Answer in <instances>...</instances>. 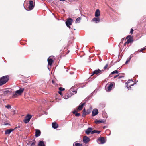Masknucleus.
Wrapping results in <instances>:
<instances>
[{
	"label": "nucleus",
	"mask_w": 146,
	"mask_h": 146,
	"mask_svg": "<svg viewBox=\"0 0 146 146\" xmlns=\"http://www.w3.org/2000/svg\"><path fill=\"white\" fill-rule=\"evenodd\" d=\"M9 77L8 75L5 76L0 78V86L5 84L8 81Z\"/></svg>",
	"instance_id": "1"
},
{
	"label": "nucleus",
	"mask_w": 146,
	"mask_h": 146,
	"mask_svg": "<svg viewBox=\"0 0 146 146\" xmlns=\"http://www.w3.org/2000/svg\"><path fill=\"white\" fill-rule=\"evenodd\" d=\"M12 93L14 94V92H12V90L11 88H7L4 90L2 95L3 96H8Z\"/></svg>",
	"instance_id": "2"
},
{
	"label": "nucleus",
	"mask_w": 146,
	"mask_h": 146,
	"mask_svg": "<svg viewBox=\"0 0 146 146\" xmlns=\"http://www.w3.org/2000/svg\"><path fill=\"white\" fill-rule=\"evenodd\" d=\"M24 89L21 88L19 90H17L15 92V94H13L12 97L13 98H15L17 97V95H20L24 91Z\"/></svg>",
	"instance_id": "3"
},
{
	"label": "nucleus",
	"mask_w": 146,
	"mask_h": 146,
	"mask_svg": "<svg viewBox=\"0 0 146 146\" xmlns=\"http://www.w3.org/2000/svg\"><path fill=\"white\" fill-rule=\"evenodd\" d=\"M32 116L30 114H27L25 117V118L23 120L25 123L26 124L29 123Z\"/></svg>",
	"instance_id": "4"
},
{
	"label": "nucleus",
	"mask_w": 146,
	"mask_h": 146,
	"mask_svg": "<svg viewBox=\"0 0 146 146\" xmlns=\"http://www.w3.org/2000/svg\"><path fill=\"white\" fill-rule=\"evenodd\" d=\"M35 5L34 4V3L33 1L31 0H30L29 1V5L28 6V8L29 10H32L33 9Z\"/></svg>",
	"instance_id": "5"
},
{
	"label": "nucleus",
	"mask_w": 146,
	"mask_h": 146,
	"mask_svg": "<svg viewBox=\"0 0 146 146\" xmlns=\"http://www.w3.org/2000/svg\"><path fill=\"white\" fill-rule=\"evenodd\" d=\"M126 39L127 41L125 42V44H129L133 42V38L131 35H128L126 38Z\"/></svg>",
	"instance_id": "6"
},
{
	"label": "nucleus",
	"mask_w": 146,
	"mask_h": 146,
	"mask_svg": "<svg viewBox=\"0 0 146 146\" xmlns=\"http://www.w3.org/2000/svg\"><path fill=\"white\" fill-rule=\"evenodd\" d=\"M115 85V83L113 82H110L108 87V91H110L112 89V87Z\"/></svg>",
	"instance_id": "7"
},
{
	"label": "nucleus",
	"mask_w": 146,
	"mask_h": 146,
	"mask_svg": "<svg viewBox=\"0 0 146 146\" xmlns=\"http://www.w3.org/2000/svg\"><path fill=\"white\" fill-rule=\"evenodd\" d=\"M106 122V120H105L104 119H101L99 120H98L97 119H96L95 121V123L96 124H99L100 123H105Z\"/></svg>",
	"instance_id": "8"
},
{
	"label": "nucleus",
	"mask_w": 146,
	"mask_h": 146,
	"mask_svg": "<svg viewBox=\"0 0 146 146\" xmlns=\"http://www.w3.org/2000/svg\"><path fill=\"white\" fill-rule=\"evenodd\" d=\"M17 127H16L15 128H14L13 129L11 128L9 129H7L5 131V134L6 135L9 134L13 131H14Z\"/></svg>",
	"instance_id": "9"
},
{
	"label": "nucleus",
	"mask_w": 146,
	"mask_h": 146,
	"mask_svg": "<svg viewBox=\"0 0 146 146\" xmlns=\"http://www.w3.org/2000/svg\"><path fill=\"white\" fill-rule=\"evenodd\" d=\"M73 21V19L71 18H68V20L66 21L65 23L66 25H71L72 24Z\"/></svg>",
	"instance_id": "10"
},
{
	"label": "nucleus",
	"mask_w": 146,
	"mask_h": 146,
	"mask_svg": "<svg viewBox=\"0 0 146 146\" xmlns=\"http://www.w3.org/2000/svg\"><path fill=\"white\" fill-rule=\"evenodd\" d=\"M90 139L89 137L86 136H85L83 138V142L85 143H86L89 141Z\"/></svg>",
	"instance_id": "11"
},
{
	"label": "nucleus",
	"mask_w": 146,
	"mask_h": 146,
	"mask_svg": "<svg viewBox=\"0 0 146 146\" xmlns=\"http://www.w3.org/2000/svg\"><path fill=\"white\" fill-rule=\"evenodd\" d=\"M35 134V136L37 137L40 136L41 134V132L39 130L36 129Z\"/></svg>",
	"instance_id": "12"
},
{
	"label": "nucleus",
	"mask_w": 146,
	"mask_h": 146,
	"mask_svg": "<svg viewBox=\"0 0 146 146\" xmlns=\"http://www.w3.org/2000/svg\"><path fill=\"white\" fill-rule=\"evenodd\" d=\"M98 113V111L97 109L96 108L94 109L92 111V116H94L97 115Z\"/></svg>",
	"instance_id": "13"
},
{
	"label": "nucleus",
	"mask_w": 146,
	"mask_h": 146,
	"mask_svg": "<svg viewBox=\"0 0 146 146\" xmlns=\"http://www.w3.org/2000/svg\"><path fill=\"white\" fill-rule=\"evenodd\" d=\"M100 19L98 17H94L91 20L92 22H94L95 23H97L100 22Z\"/></svg>",
	"instance_id": "14"
},
{
	"label": "nucleus",
	"mask_w": 146,
	"mask_h": 146,
	"mask_svg": "<svg viewBox=\"0 0 146 146\" xmlns=\"http://www.w3.org/2000/svg\"><path fill=\"white\" fill-rule=\"evenodd\" d=\"M98 140L101 142L100 144H103L105 142L104 138L103 137H100L98 139Z\"/></svg>",
	"instance_id": "15"
},
{
	"label": "nucleus",
	"mask_w": 146,
	"mask_h": 146,
	"mask_svg": "<svg viewBox=\"0 0 146 146\" xmlns=\"http://www.w3.org/2000/svg\"><path fill=\"white\" fill-rule=\"evenodd\" d=\"M85 104V103H80V104L78 106L77 108V110H80L82 109L83 106Z\"/></svg>",
	"instance_id": "16"
},
{
	"label": "nucleus",
	"mask_w": 146,
	"mask_h": 146,
	"mask_svg": "<svg viewBox=\"0 0 146 146\" xmlns=\"http://www.w3.org/2000/svg\"><path fill=\"white\" fill-rule=\"evenodd\" d=\"M100 72L101 70H100L99 69H98L95 70L93 72L91 76H93L95 74H98L100 73Z\"/></svg>",
	"instance_id": "17"
},
{
	"label": "nucleus",
	"mask_w": 146,
	"mask_h": 146,
	"mask_svg": "<svg viewBox=\"0 0 146 146\" xmlns=\"http://www.w3.org/2000/svg\"><path fill=\"white\" fill-rule=\"evenodd\" d=\"M92 129L91 127H88L85 131L86 133L87 134H89L90 133H91L92 131Z\"/></svg>",
	"instance_id": "18"
},
{
	"label": "nucleus",
	"mask_w": 146,
	"mask_h": 146,
	"mask_svg": "<svg viewBox=\"0 0 146 146\" xmlns=\"http://www.w3.org/2000/svg\"><path fill=\"white\" fill-rule=\"evenodd\" d=\"M100 15V12L99 10L98 9L96 10L95 13V16L96 17L99 16Z\"/></svg>",
	"instance_id": "19"
},
{
	"label": "nucleus",
	"mask_w": 146,
	"mask_h": 146,
	"mask_svg": "<svg viewBox=\"0 0 146 146\" xmlns=\"http://www.w3.org/2000/svg\"><path fill=\"white\" fill-rule=\"evenodd\" d=\"M48 65L50 66H51L53 62V60L51 58H48L47 60Z\"/></svg>",
	"instance_id": "20"
},
{
	"label": "nucleus",
	"mask_w": 146,
	"mask_h": 146,
	"mask_svg": "<svg viewBox=\"0 0 146 146\" xmlns=\"http://www.w3.org/2000/svg\"><path fill=\"white\" fill-rule=\"evenodd\" d=\"M52 126L54 129H56L58 127V125L56 122H53L52 123Z\"/></svg>",
	"instance_id": "21"
},
{
	"label": "nucleus",
	"mask_w": 146,
	"mask_h": 146,
	"mask_svg": "<svg viewBox=\"0 0 146 146\" xmlns=\"http://www.w3.org/2000/svg\"><path fill=\"white\" fill-rule=\"evenodd\" d=\"M38 145V146H46V145L43 141H39Z\"/></svg>",
	"instance_id": "22"
},
{
	"label": "nucleus",
	"mask_w": 146,
	"mask_h": 146,
	"mask_svg": "<svg viewBox=\"0 0 146 146\" xmlns=\"http://www.w3.org/2000/svg\"><path fill=\"white\" fill-rule=\"evenodd\" d=\"M70 95H69V94H68L64 96L63 98L65 99H68L70 97H71L72 95V94H70Z\"/></svg>",
	"instance_id": "23"
},
{
	"label": "nucleus",
	"mask_w": 146,
	"mask_h": 146,
	"mask_svg": "<svg viewBox=\"0 0 146 146\" xmlns=\"http://www.w3.org/2000/svg\"><path fill=\"white\" fill-rule=\"evenodd\" d=\"M1 121L2 122L3 125H11L9 123H5L3 119H1Z\"/></svg>",
	"instance_id": "24"
},
{
	"label": "nucleus",
	"mask_w": 146,
	"mask_h": 146,
	"mask_svg": "<svg viewBox=\"0 0 146 146\" xmlns=\"http://www.w3.org/2000/svg\"><path fill=\"white\" fill-rule=\"evenodd\" d=\"M81 19V18L80 17H78L76 19L75 22L76 23H80V21Z\"/></svg>",
	"instance_id": "25"
},
{
	"label": "nucleus",
	"mask_w": 146,
	"mask_h": 146,
	"mask_svg": "<svg viewBox=\"0 0 146 146\" xmlns=\"http://www.w3.org/2000/svg\"><path fill=\"white\" fill-rule=\"evenodd\" d=\"M118 72L117 70H115L113 72H112L111 74H110V75L111 74H115V73L116 74H118Z\"/></svg>",
	"instance_id": "26"
},
{
	"label": "nucleus",
	"mask_w": 146,
	"mask_h": 146,
	"mask_svg": "<svg viewBox=\"0 0 146 146\" xmlns=\"http://www.w3.org/2000/svg\"><path fill=\"white\" fill-rule=\"evenodd\" d=\"M36 141L35 139H34L32 141V143L31 145V146H34L35 145Z\"/></svg>",
	"instance_id": "27"
},
{
	"label": "nucleus",
	"mask_w": 146,
	"mask_h": 146,
	"mask_svg": "<svg viewBox=\"0 0 146 146\" xmlns=\"http://www.w3.org/2000/svg\"><path fill=\"white\" fill-rule=\"evenodd\" d=\"M131 56H130L129 57V59H127V60L125 62V64H128V63L130 61V60H131Z\"/></svg>",
	"instance_id": "28"
},
{
	"label": "nucleus",
	"mask_w": 146,
	"mask_h": 146,
	"mask_svg": "<svg viewBox=\"0 0 146 146\" xmlns=\"http://www.w3.org/2000/svg\"><path fill=\"white\" fill-rule=\"evenodd\" d=\"M129 83V82H127L125 83V84L126 85V87L128 89H129L130 88V86H128V84Z\"/></svg>",
	"instance_id": "29"
},
{
	"label": "nucleus",
	"mask_w": 146,
	"mask_h": 146,
	"mask_svg": "<svg viewBox=\"0 0 146 146\" xmlns=\"http://www.w3.org/2000/svg\"><path fill=\"white\" fill-rule=\"evenodd\" d=\"M125 40V39L124 38H123V39H121V41L119 43V45H118V46H119V47L120 48V45L122 44L123 42H122V41L124 40Z\"/></svg>",
	"instance_id": "30"
},
{
	"label": "nucleus",
	"mask_w": 146,
	"mask_h": 146,
	"mask_svg": "<svg viewBox=\"0 0 146 146\" xmlns=\"http://www.w3.org/2000/svg\"><path fill=\"white\" fill-rule=\"evenodd\" d=\"M74 144H73V146H74ZM75 146H82V144L80 143H76L75 144Z\"/></svg>",
	"instance_id": "31"
},
{
	"label": "nucleus",
	"mask_w": 146,
	"mask_h": 146,
	"mask_svg": "<svg viewBox=\"0 0 146 146\" xmlns=\"http://www.w3.org/2000/svg\"><path fill=\"white\" fill-rule=\"evenodd\" d=\"M59 90L60 91H64L65 90V89L62 87H60L59 88Z\"/></svg>",
	"instance_id": "32"
},
{
	"label": "nucleus",
	"mask_w": 146,
	"mask_h": 146,
	"mask_svg": "<svg viewBox=\"0 0 146 146\" xmlns=\"http://www.w3.org/2000/svg\"><path fill=\"white\" fill-rule=\"evenodd\" d=\"M97 92V90L96 89L95 90L92 92V93H91V95H92V94H95L96 92Z\"/></svg>",
	"instance_id": "33"
},
{
	"label": "nucleus",
	"mask_w": 146,
	"mask_h": 146,
	"mask_svg": "<svg viewBox=\"0 0 146 146\" xmlns=\"http://www.w3.org/2000/svg\"><path fill=\"white\" fill-rule=\"evenodd\" d=\"M5 107L8 109H10L11 108V106L9 105L6 106Z\"/></svg>",
	"instance_id": "34"
},
{
	"label": "nucleus",
	"mask_w": 146,
	"mask_h": 146,
	"mask_svg": "<svg viewBox=\"0 0 146 146\" xmlns=\"http://www.w3.org/2000/svg\"><path fill=\"white\" fill-rule=\"evenodd\" d=\"M91 110H90L89 109H88L87 110V112H86L88 114H89L91 112Z\"/></svg>",
	"instance_id": "35"
},
{
	"label": "nucleus",
	"mask_w": 146,
	"mask_h": 146,
	"mask_svg": "<svg viewBox=\"0 0 146 146\" xmlns=\"http://www.w3.org/2000/svg\"><path fill=\"white\" fill-rule=\"evenodd\" d=\"M88 114L86 112H83L82 116V117L85 116L86 115Z\"/></svg>",
	"instance_id": "36"
},
{
	"label": "nucleus",
	"mask_w": 146,
	"mask_h": 146,
	"mask_svg": "<svg viewBox=\"0 0 146 146\" xmlns=\"http://www.w3.org/2000/svg\"><path fill=\"white\" fill-rule=\"evenodd\" d=\"M146 49V48H142L140 50H139L138 51H139V52H143V51L144 50H145Z\"/></svg>",
	"instance_id": "37"
},
{
	"label": "nucleus",
	"mask_w": 146,
	"mask_h": 146,
	"mask_svg": "<svg viewBox=\"0 0 146 146\" xmlns=\"http://www.w3.org/2000/svg\"><path fill=\"white\" fill-rule=\"evenodd\" d=\"M75 115L76 116H79L80 115V114L79 113H76V114Z\"/></svg>",
	"instance_id": "38"
},
{
	"label": "nucleus",
	"mask_w": 146,
	"mask_h": 146,
	"mask_svg": "<svg viewBox=\"0 0 146 146\" xmlns=\"http://www.w3.org/2000/svg\"><path fill=\"white\" fill-rule=\"evenodd\" d=\"M134 31L133 29L132 28H131V29L130 31V33H131V34H132L133 33V32Z\"/></svg>",
	"instance_id": "39"
},
{
	"label": "nucleus",
	"mask_w": 146,
	"mask_h": 146,
	"mask_svg": "<svg viewBox=\"0 0 146 146\" xmlns=\"http://www.w3.org/2000/svg\"><path fill=\"white\" fill-rule=\"evenodd\" d=\"M108 64H106L105 66H104V67L103 68L104 69H106L108 66Z\"/></svg>",
	"instance_id": "40"
},
{
	"label": "nucleus",
	"mask_w": 146,
	"mask_h": 146,
	"mask_svg": "<svg viewBox=\"0 0 146 146\" xmlns=\"http://www.w3.org/2000/svg\"><path fill=\"white\" fill-rule=\"evenodd\" d=\"M96 130H94L93 131H91V134H93L94 133H96Z\"/></svg>",
	"instance_id": "41"
},
{
	"label": "nucleus",
	"mask_w": 146,
	"mask_h": 146,
	"mask_svg": "<svg viewBox=\"0 0 146 146\" xmlns=\"http://www.w3.org/2000/svg\"><path fill=\"white\" fill-rule=\"evenodd\" d=\"M101 131H99L98 130H96V133H97V134H99L100 133Z\"/></svg>",
	"instance_id": "42"
},
{
	"label": "nucleus",
	"mask_w": 146,
	"mask_h": 146,
	"mask_svg": "<svg viewBox=\"0 0 146 146\" xmlns=\"http://www.w3.org/2000/svg\"><path fill=\"white\" fill-rule=\"evenodd\" d=\"M58 93L60 95H62L63 94L62 92V91H59L58 92Z\"/></svg>",
	"instance_id": "43"
},
{
	"label": "nucleus",
	"mask_w": 146,
	"mask_h": 146,
	"mask_svg": "<svg viewBox=\"0 0 146 146\" xmlns=\"http://www.w3.org/2000/svg\"><path fill=\"white\" fill-rule=\"evenodd\" d=\"M77 113V111L75 110H74V111H73V113L74 114H76V113Z\"/></svg>",
	"instance_id": "44"
},
{
	"label": "nucleus",
	"mask_w": 146,
	"mask_h": 146,
	"mask_svg": "<svg viewBox=\"0 0 146 146\" xmlns=\"http://www.w3.org/2000/svg\"><path fill=\"white\" fill-rule=\"evenodd\" d=\"M127 82H129V83H130L131 82H133L132 79H131V80L129 79L128 81H127Z\"/></svg>",
	"instance_id": "45"
},
{
	"label": "nucleus",
	"mask_w": 146,
	"mask_h": 146,
	"mask_svg": "<svg viewBox=\"0 0 146 146\" xmlns=\"http://www.w3.org/2000/svg\"><path fill=\"white\" fill-rule=\"evenodd\" d=\"M124 48V46H123L122 47V46H121V48H120V49L119 50V51H122V49H123Z\"/></svg>",
	"instance_id": "46"
},
{
	"label": "nucleus",
	"mask_w": 146,
	"mask_h": 146,
	"mask_svg": "<svg viewBox=\"0 0 146 146\" xmlns=\"http://www.w3.org/2000/svg\"><path fill=\"white\" fill-rule=\"evenodd\" d=\"M123 77H124V76H119L118 78L119 79H120V78H123Z\"/></svg>",
	"instance_id": "47"
},
{
	"label": "nucleus",
	"mask_w": 146,
	"mask_h": 146,
	"mask_svg": "<svg viewBox=\"0 0 146 146\" xmlns=\"http://www.w3.org/2000/svg\"><path fill=\"white\" fill-rule=\"evenodd\" d=\"M72 92H74L75 93H76L77 92V90H76L72 91Z\"/></svg>",
	"instance_id": "48"
},
{
	"label": "nucleus",
	"mask_w": 146,
	"mask_h": 146,
	"mask_svg": "<svg viewBox=\"0 0 146 146\" xmlns=\"http://www.w3.org/2000/svg\"><path fill=\"white\" fill-rule=\"evenodd\" d=\"M135 84V83H134L133 84H130V88H131V86H133Z\"/></svg>",
	"instance_id": "49"
},
{
	"label": "nucleus",
	"mask_w": 146,
	"mask_h": 146,
	"mask_svg": "<svg viewBox=\"0 0 146 146\" xmlns=\"http://www.w3.org/2000/svg\"><path fill=\"white\" fill-rule=\"evenodd\" d=\"M119 76V74L116 75V76H115L114 77V78H117V77Z\"/></svg>",
	"instance_id": "50"
},
{
	"label": "nucleus",
	"mask_w": 146,
	"mask_h": 146,
	"mask_svg": "<svg viewBox=\"0 0 146 146\" xmlns=\"http://www.w3.org/2000/svg\"><path fill=\"white\" fill-rule=\"evenodd\" d=\"M83 112H86V110H85V108L83 110Z\"/></svg>",
	"instance_id": "51"
},
{
	"label": "nucleus",
	"mask_w": 146,
	"mask_h": 146,
	"mask_svg": "<svg viewBox=\"0 0 146 146\" xmlns=\"http://www.w3.org/2000/svg\"><path fill=\"white\" fill-rule=\"evenodd\" d=\"M70 25H66V26L68 27L69 28H70Z\"/></svg>",
	"instance_id": "52"
},
{
	"label": "nucleus",
	"mask_w": 146,
	"mask_h": 146,
	"mask_svg": "<svg viewBox=\"0 0 146 146\" xmlns=\"http://www.w3.org/2000/svg\"><path fill=\"white\" fill-rule=\"evenodd\" d=\"M70 74H74V72H70Z\"/></svg>",
	"instance_id": "53"
},
{
	"label": "nucleus",
	"mask_w": 146,
	"mask_h": 146,
	"mask_svg": "<svg viewBox=\"0 0 146 146\" xmlns=\"http://www.w3.org/2000/svg\"><path fill=\"white\" fill-rule=\"evenodd\" d=\"M52 83H53V84H54V80H52Z\"/></svg>",
	"instance_id": "54"
},
{
	"label": "nucleus",
	"mask_w": 146,
	"mask_h": 146,
	"mask_svg": "<svg viewBox=\"0 0 146 146\" xmlns=\"http://www.w3.org/2000/svg\"><path fill=\"white\" fill-rule=\"evenodd\" d=\"M119 60L118 61H117H117H116L115 62H114V63H117V62H119Z\"/></svg>",
	"instance_id": "55"
},
{
	"label": "nucleus",
	"mask_w": 146,
	"mask_h": 146,
	"mask_svg": "<svg viewBox=\"0 0 146 146\" xmlns=\"http://www.w3.org/2000/svg\"><path fill=\"white\" fill-rule=\"evenodd\" d=\"M44 114L45 115H47V114H48V113L47 112H45Z\"/></svg>",
	"instance_id": "56"
},
{
	"label": "nucleus",
	"mask_w": 146,
	"mask_h": 146,
	"mask_svg": "<svg viewBox=\"0 0 146 146\" xmlns=\"http://www.w3.org/2000/svg\"><path fill=\"white\" fill-rule=\"evenodd\" d=\"M104 71V70H101V72H103Z\"/></svg>",
	"instance_id": "57"
},
{
	"label": "nucleus",
	"mask_w": 146,
	"mask_h": 146,
	"mask_svg": "<svg viewBox=\"0 0 146 146\" xmlns=\"http://www.w3.org/2000/svg\"><path fill=\"white\" fill-rule=\"evenodd\" d=\"M90 110H92V107H90Z\"/></svg>",
	"instance_id": "58"
},
{
	"label": "nucleus",
	"mask_w": 146,
	"mask_h": 146,
	"mask_svg": "<svg viewBox=\"0 0 146 146\" xmlns=\"http://www.w3.org/2000/svg\"><path fill=\"white\" fill-rule=\"evenodd\" d=\"M126 44H125V43L124 44V46H125V45H126Z\"/></svg>",
	"instance_id": "59"
},
{
	"label": "nucleus",
	"mask_w": 146,
	"mask_h": 146,
	"mask_svg": "<svg viewBox=\"0 0 146 146\" xmlns=\"http://www.w3.org/2000/svg\"><path fill=\"white\" fill-rule=\"evenodd\" d=\"M105 127H106L105 126H104V127H103V129H105Z\"/></svg>",
	"instance_id": "60"
},
{
	"label": "nucleus",
	"mask_w": 146,
	"mask_h": 146,
	"mask_svg": "<svg viewBox=\"0 0 146 146\" xmlns=\"http://www.w3.org/2000/svg\"><path fill=\"white\" fill-rule=\"evenodd\" d=\"M18 127L16 129H17V128H19V127H19H19Z\"/></svg>",
	"instance_id": "61"
},
{
	"label": "nucleus",
	"mask_w": 146,
	"mask_h": 146,
	"mask_svg": "<svg viewBox=\"0 0 146 146\" xmlns=\"http://www.w3.org/2000/svg\"><path fill=\"white\" fill-rule=\"evenodd\" d=\"M69 51H68V52H67V53H69Z\"/></svg>",
	"instance_id": "62"
},
{
	"label": "nucleus",
	"mask_w": 146,
	"mask_h": 146,
	"mask_svg": "<svg viewBox=\"0 0 146 146\" xmlns=\"http://www.w3.org/2000/svg\"><path fill=\"white\" fill-rule=\"evenodd\" d=\"M48 69L49 70V68L48 66Z\"/></svg>",
	"instance_id": "63"
},
{
	"label": "nucleus",
	"mask_w": 146,
	"mask_h": 146,
	"mask_svg": "<svg viewBox=\"0 0 146 146\" xmlns=\"http://www.w3.org/2000/svg\"><path fill=\"white\" fill-rule=\"evenodd\" d=\"M109 83H108V84L106 85V86H107V85H108Z\"/></svg>",
	"instance_id": "64"
}]
</instances>
